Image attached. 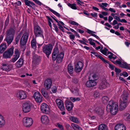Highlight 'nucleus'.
Returning a JSON list of instances; mask_svg holds the SVG:
<instances>
[{"mask_svg": "<svg viewBox=\"0 0 130 130\" xmlns=\"http://www.w3.org/2000/svg\"><path fill=\"white\" fill-rule=\"evenodd\" d=\"M2 69L3 70L7 71H9L10 70L9 65L6 64H4L2 67Z\"/></svg>", "mask_w": 130, "mask_h": 130, "instance_id": "cd10ccee", "label": "nucleus"}, {"mask_svg": "<svg viewBox=\"0 0 130 130\" xmlns=\"http://www.w3.org/2000/svg\"><path fill=\"white\" fill-rule=\"evenodd\" d=\"M71 91L72 93L75 95H77L78 93V90H75L74 89L72 88Z\"/></svg>", "mask_w": 130, "mask_h": 130, "instance_id": "8fccbe9b", "label": "nucleus"}, {"mask_svg": "<svg viewBox=\"0 0 130 130\" xmlns=\"http://www.w3.org/2000/svg\"><path fill=\"white\" fill-rule=\"evenodd\" d=\"M94 111H95V109L92 106L89 109V111L91 112H93Z\"/></svg>", "mask_w": 130, "mask_h": 130, "instance_id": "e2e57ef3", "label": "nucleus"}, {"mask_svg": "<svg viewBox=\"0 0 130 130\" xmlns=\"http://www.w3.org/2000/svg\"><path fill=\"white\" fill-rule=\"evenodd\" d=\"M95 111L99 115H101L104 113V111L99 107H96L95 109Z\"/></svg>", "mask_w": 130, "mask_h": 130, "instance_id": "2f4dec72", "label": "nucleus"}, {"mask_svg": "<svg viewBox=\"0 0 130 130\" xmlns=\"http://www.w3.org/2000/svg\"><path fill=\"white\" fill-rule=\"evenodd\" d=\"M68 71L69 73L71 74L72 73L73 70V67L72 66L71 64H69L68 66Z\"/></svg>", "mask_w": 130, "mask_h": 130, "instance_id": "79ce46f5", "label": "nucleus"}, {"mask_svg": "<svg viewBox=\"0 0 130 130\" xmlns=\"http://www.w3.org/2000/svg\"><path fill=\"white\" fill-rule=\"evenodd\" d=\"M128 93L126 91H124L119 101V107L122 110L125 109L127 105V99Z\"/></svg>", "mask_w": 130, "mask_h": 130, "instance_id": "f257e3e1", "label": "nucleus"}, {"mask_svg": "<svg viewBox=\"0 0 130 130\" xmlns=\"http://www.w3.org/2000/svg\"><path fill=\"white\" fill-rule=\"evenodd\" d=\"M70 23L71 24L76 26H78L79 25L78 23L74 21H71L70 22Z\"/></svg>", "mask_w": 130, "mask_h": 130, "instance_id": "bf43d9fd", "label": "nucleus"}, {"mask_svg": "<svg viewBox=\"0 0 130 130\" xmlns=\"http://www.w3.org/2000/svg\"><path fill=\"white\" fill-rule=\"evenodd\" d=\"M59 51L58 48L56 47L53 50V52L52 55V58L53 60H56V56L59 54Z\"/></svg>", "mask_w": 130, "mask_h": 130, "instance_id": "412c9836", "label": "nucleus"}, {"mask_svg": "<svg viewBox=\"0 0 130 130\" xmlns=\"http://www.w3.org/2000/svg\"><path fill=\"white\" fill-rule=\"evenodd\" d=\"M57 88L56 86H53L52 88V91L54 93H55L57 91Z\"/></svg>", "mask_w": 130, "mask_h": 130, "instance_id": "5fc2aeb1", "label": "nucleus"}, {"mask_svg": "<svg viewBox=\"0 0 130 130\" xmlns=\"http://www.w3.org/2000/svg\"><path fill=\"white\" fill-rule=\"evenodd\" d=\"M99 130H108L107 127L104 124H102L99 125L98 127Z\"/></svg>", "mask_w": 130, "mask_h": 130, "instance_id": "e433bc0d", "label": "nucleus"}, {"mask_svg": "<svg viewBox=\"0 0 130 130\" xmlns=\"http://www.w3.org/2000/svg\"><path fill=\"white\" fill-rule=\"evenodd\" d=\"M34 33L36 37L42 36V31L39 26H37L34 27Z\"/></svg>", "mask_w": 130, "mask_h": 130, "instance_id": "f8f14e48", "label": "nucleus"}, {"mask_svg": "<svg viewBox=\"0 0 130 130\" xmlns=\"http://www.w3.org/2000/svg\"><path fill=\"white\" fill-rule=\"evenodd\" d=\"M33 122V120L31 118L26 117L23 119V124L25 126L27 127H30L32 124Z\"/></svg>", "mask_w": 130, "mask_h": 130, "instance_id": "39448f33", "label": "nucleus"}, {"mask_svg": "<svg viewBox=\"0 0 130 130\" xmlns=\"http://www.w3.org/2000/svg\"><path fill=\"white\" fill-rule=\"evenodd\" d=\"M19 36H17L15 38V41L16 42V43L17 44L18 41H19L20 39Z\"/></svg>", "mask_w": 130, "mask_h": 130, "instance_id": "338daca9", "label": "nucleus"}, {"mask_svg": "<svg viewBox=\"0 0 130 130\" xmlns=\"http://www.w3.org/2000/svg\"><path fill=\"white\" fill-rule=\"evenodd\" d=\"M34 97L37 102L40 103L42 101L43 96L39 92L37 91L35 93Z\"/></svg>", "mask_w": 130, "mask_h": 130, "instance_id": "6e6552de", "label": "nucleus"}, {"mask_svg": "<svg viewBox=\"0 0 130 130\" xmlns=\"http://www.w3.org/2000/svg\"><path fill=\"white\" fill-rule=\"evenodd\" d=\"M109 100V99L108 97L104 96L102 98V101L104 104L107 103Z\"/></svg>", "mask_w": 130, "mask_h": 130, "instance_id": "58836bf2", "label": "nucleus"}, {"mask_svg": "<svg viewBox=\"0 0 130 130\" xmlns=\"http://www.w3.org/2000/svg\"><path fill=\"white\" fill-rule=\"evenodd\" d=\"M109 86V84L107 82V80L104 79L100 83L99 88L101 90H103Z\"/></svg>", "mask_w": 130, "mask_h": 130, "instance_id": "0eeeda50", "label": "nucleus"}, {"mask_svg": "<svg viewBox=\"0 0 130 130\" xmlns=\"http://www.w3.org/2000/svg\"><path fill=\"white\" fill-rule=\"evenodd\" d=\"M124 119L127 121H130V114L129 113H125L124 115Z\"/></svg>", "mask_w": 130, "mask_h": 130, "instance_id": "a19ab883", "label": "nucleus"}, {"mask_svg": "<svg viewBox=\"0 0 130 130\" xmlns=\"http://www.w3.org/2000/svg\"><path fill=\"white\" fill-rule=\"evenodd\" d=\"M41 110L43 113H48L49 112L50 109L47 104L43 103L41 105Z\"/></svg>", "mask_w": 130, "mask_h": 130, "instance_id": "4468645a", "label": "nucleus"}, {"mask_svg": "<svg viewBox=\"0 0 130 130\" xmlns=\"http://www.w3.org/2000/svg\"><path fill=\"white\" fill-rule=\"evenodd\" d=\"M65 104L66 108L68 111H71L74 106L73 104L71 101L67 100L65 101Z\"/></svg>", "mask_w": 130, "mask_h": 130, "instance_id": "f3484780", "label": "nucleus"}, {"mask_svg": "<svg viewBox=\"0 0 130 130\" xmlns=\"http://www.w3.org/2000/svg\"><path fill=\"white\" fill-rule=\"evenodd\" d=\"M56 102L57 106L60 110H65L63 102L61 100L59 99H57L56 100Z\"/></svg>", "mask_w": 130, "mask_h": 130, "instance_id": "9d476101", "label": "nucleus"}, {"mask_svg": "<svg viewBox=\"0 0 130 130\" xmlns=\"http://www.w3.org/2000/svg\"><path fill=\"white\" fill-rule=\"evenodd\" d=\"M28 35L27 32H25L24 33L20 40V44L22 45H24L27 42L28 38Z\"/></svg>", "mask_w": 130, "mask_h": 130, "instance_id": "ddd939ff", "label": "nucleus"}, {"mask_svg": "<svg viewBox=\"0 0 130 130\" xmlns=\"http://www.w3.org/2000/svg\"><path fill=\"white\" fill-rule=\"evenodd\" d=\"M57 126L61 130H63V128L62 125L60 124H57Z\"/></svg>", "mask_w": 130, "mask_h": 130, "instance_id": "0e129e2a", "label": "nucleus"}, {"mask_svg": "<svg viewBox=\"0 0 130 130\" xmlns=\"http://www.w3.org/2000/svg\"><path fill=\"white\" fill-rule=\"evenodd\" d=\"M122 75L125 77H127L128 76V73L126 72H124L123 73H121L120 74V76H122Z\"/></svg>", "mask_w": 130, "mask_h": 130, "instance_id": "864d4df0", "label": "nucleus"}, {"mask_svg": "<svg viewBox=\"0 0 130 130\" xmlns=\"http://www.w3.org/2000/svg\"><path fill=\"white\" fill-rule=\"evenodd\" d=\"M52 84V81L50 79H47L46 80L44 83V86L47 89H49Z\"/></svg>", "mask_w": 130, "mask_h": 130, "instance_id": "aec40b11", "label": "nucleus"}, {"mask_svg": "<svg viewBox=\"0 0 130 130\" xmlns=\"http://www.w3.org/2000/svg\"><path fill=\"white\" fill-rule=\"evenodd\" d=\"M7 48V45L5 44H2L0 45V53H2Z\"/></svg>", "mask_w": 130, "mask_h": 130, "instance_id": "7c9ffc66", "label": "nucleus"}, {"mask_svg": "<svg viewBox=\"0 0 130 130\" xmlns=\"http://www.w3.org/2000/svg\"><path fill=\"white\" fill-rule=\"evenodd\" d=\"M48 9L50 11L55 14L57 16L59 17H60V15L58 13L50 8H49Z\"/></svg>", "mask_w": 130, "mask_h": 130, "instance_id": "49530a36", "label": "nucleus"}, {"mask_svg": "<svg viewBox=\"0 0 130 130\" xmlns=\"http://www.w3.org/2000/svg\"><path fill=\"white\" fill-rule=\"evenodd\" d=\"M24 2L25 5L31 7L32 6H34L35 5L34 4L28 0H24Z\"/></svg>", "mask_w": 130, "mask_h": 130, "instance_id": "473e14b6", "label": "nucleus"}, {"mask_svg": "<svg viewBox=\"0 0 130 130\" xmlns=\"http://www.w3.org/2000/svg\"><path fill=\"white\" fill-rule=\"evenodd\" d=\"M53 18L58 23V25L59 26V28L61 30H62L63 29V27L60 24L59 22L57 19L54 18Z\"/></svg>", "mask_w": 130, "mask_h": 130, "instance_id": "3c124183", "label": "nucleus"}, {"mask_svg": "<svg viewBox=\"0 0 130 130\" xmlns=\"http://www.w3.org/2000/svg\"><path fill=\"white\" fill-rule=\"evenodd\" d=\"M97 57L99 58L100 59H101L105 63L107 62V61L105 60V59H104L101 56H100L99 55Z\"/></svg>", "mask_w": 130, "mask_h": 130, "instance_id": "13d9d810", "label": "nucleus"}, {"mask_svg": "<svg viewBox=\"0 0 130 130\" xmlns=\"http://www.w3.org/2000/svg\"><path fill=\"white\" fill-rule=\"evenodd\" d=\"M98 78L97 75L94 73L91 74L89 76V79L92 80H94L95 81Z\"/></svg>", "mask_w": 130, "mask_h": 130, "instance_id": "b1692460", "label": "nucleus"}, {"mask_svg": "<svg viewBox=\"0 0 130 130\" xmlns=\"http://www.w3.org/2000/svg\"><path fill=\"white\" fill-rule=\"evenodd\" d=\"M88 40L89 41L90 44L91 45H93V47H95V44L94 42V41H95V40L91 38L89 39Z\"/></svg>", "mask_w": 130, "mask_h": 130, "instance_id": "a18cd8bd", "label": "nucleus"}, {"mask_svg": "<svg viewBox=\"0 0 130 130\" xmlns=\"http://www.w3.org/2000/svg\"><path fill=\"white\" fill-rule=\"evenodd\" d=\"M4 124V120L2 115L0 114V127L3 126Z\"/></svg>", "mask_w": 130, "mask_h": 130, "instance_id": "c9c22d12", "label": "nucleus"}, {"mask_svg": "<svg viewBox=\"0 0 130 130\" xmlns=\"http://www.w3.org/2000/svg\"><path fill=\"white\" fill-rule=\"evenodd\" d=\"M20 55V53L18 50L15 48L14 51V55L10 60V62L13 63L15 62L19 58Z\"/></svg>", "mask_w": 130, "mask_h": 130, "instance_id": "1a4fd4ad", "label": "nucleus"}, {"mask_svg": "<svg viewBox=\"0 0 130 130\" xmlns=\"http://www.w3.org/2000/svg\"><path fill=\"white\" fill-rule=\"evenodd\" d=\"M71 126L74 130H82L81 127L75 124L72 123Z\"/></svg>", "mask_w": 130, "mask_h": 130, "instance_id": "f704fd0d", "label": "nucleus"}, {"mask_svg": "<svg viewBox=\"0 0 130 130\" xmlns=\"http://www.w3.org/2000/svg\"><path fill=\"white\" fill-rule=\"evenodd\" d=\"M33 61H32V66L33 69H35L39 64L40 62V59L39 57L37 55H35L33 57Z\"/></svg>", "mask_w": 130, "mask_h": 130, "instance_id": "423d86ee", "label": "nucleus"}, {"mask_svg": "<svg viewBox=\"0 0 130 130\" xmlns=\"http://www.w3.org/2000/svg\"><path fill=\"white\" fill-rule=\"evenodd\" d=\"M115 130H126L125 127L122 124H117L115 126Z\"/></svg>", "mask_w": 130, "mask_h": 130, "instance_id": "5701e85b", "label": "nucleus"}, {"mask_svg": "<svg viewBox=\"0 0 130 130\" xmlns=\"http://www.w3.org/2000/svg\"><path fill=\"white\" fill-rule=\"evenodd\" d=\"M97 83L94 80L89 79L86 83V85L88 87H93L96 85Z\"/></svg>", "mask_w": 130, "mask_h": 130, "instance_id": "6ab92c4d", "label": "nucleus"}, {"mask_svg": "<svg viewBox=\"0 0 130 130\" xmlns=\"http://www.w3.org/2000/svg\"><path fill=\"white\" fill-rule=\"evenodd\" d=\"M53 48V46L51 44H48L42 47L43 51L46 54L48 58L49 57V55L51 53Z\"/></svg>", "mask_w": 130, "mask_h": 130, "instance_id": "7ed1b4c3", "label": "nucleus"}, {"mask_svg": "<svg viewBox=\"0 0 130 130\" xmlns=\"http://www.w3.org/2000/svg\"><path fill=\"white\" fill-rule=\"evenodd\" d=\"M69 119L72 122L78 123L79 122V119L76 117L71 116L69 117Z\"/></svg>", "mask_w": 130, "mask_h": 130, "instance_id": "c756f323", "label": "nucleus"}, {"mask_svg": "<svg viewBox=\"0 0 130 130\" xmlns=\"http://www.w3.org/2000/svg\"><path fill=\"white\" fill-rule=\"evenodd\" d=\"M40 119L42 123L45 125L47 124L50 122V120L49 118L46 115L42 116Z\"/></svg>", "mask_w": 130, "mask_h": 130, "instance_id": "dca6fc26", "label": "nucleus"}, {"mask_svg": "<svg viewBox=\"0 0 130 130\" xmlns=\"http://www.w3.org/2000/svg\"><path fill=\"white\" fill-rule=\"evenodd\" d=\"M23 59L20 58L15 63V65L17 67L20 68L21 67L23 64Z\"/></svg>", "mask_w": 130, "mask_h": 130, "instance_id": "393cba45", "label": "nucleus"}, {"mask_svg": "<svg viewBox=\"0 0 130 130\" xmlns=\"http://www.w3.org/2000/svg\"><path fill=\"white\" fill-rule=\"evenodd\" d=\"M91 56H96L97 57H98V56L99 55V54H97L96 53L94 52H91Z\"/></svg>", "mask_w": 130, "mask_h": 130, "instance_id": "4d7b16f0", "label": "nucleus"}, {"mask_svg": "<svg viewBox=\"0 0 130 130\" xmlns=\"http://www.w3.org/2000/svg\"><path fill=\"white\" fill-rule=\"evenodd\" d=\"M41 93L43 96L46 99L48 97V95L47 92L44 89H42L41 90Z\"/></svg>", "mask_w": 130, "mask_h": 130, "instance_id": "72a5a7b5", "label": "nucleus"}, {"mask_svg": "<svg viewBox=\"0 0 130 130\" xmlns=\"http://www.w3.org/2000/svg\"><path fill=\"white\" fill-rule=\"evenodd\" d=\"M70 99L73 102H78L80 100L79 98H74V97H71L70 98Z\"/></svg>", "mask_w": 130, "mask_h": 130, "instance_id": "37998d69", "label": "nucleus"}, {"mask_svg": "<svg viewBox=\"0 0 130 130\" xmlns=\"http://www.w3.org/2000/svg\"><path fill=\"white\" fill-rule=\"evenodd\" d=\"M113 62L115 64H118L120 66L121 62L120 60H116V61H114V62Z\"/></svg>", "mask_w": 130, "mask_h": 130, "instance_id": "052dcab7", "label": "nucleus"}, {"mask_svg": "<svg viewBox=\"0 0 130 130\" xmlns=\"http://www.w3.org/2000/svg\"><path fill=\"white\" fill-rule=\"evenodd\" d=\"M13 37L12 36H7L5 40L8 44H10L13 40Z\"/></svg>", "mask_w": 130, "mask_h": 130, "instance_id": "bb28decb", "label": "nucleus"}, {"mask_svg": "<svg viewBox=\"0 0 130 130\" xmlns=\"http://www.w3.org/2000/svg\"><path fill=\"white\" fill-rule=\"evenodd\" d=\"M70 38L72 40H73L74 39L75 36L73 34H70L69 35Z\"/></svg>", "mask_w": 130, "mask_h": 130, "instance_id": "680f3d73", "label": "nucleus"}, {"mask_svg": "<svg viewBox=\"0 0 130 130\" xmlns=\"http://www.w3.org/2000/svg\"><path fill=\"white\" fill-rule=\"evenodd\" d=\"M99 6L101 8L104 7V6L105 7H107L108 5V4L107 3H102L101 4H99Z\"/></svg>", "mask_w": 130, "mask_h": 130, "instance_id": "603ef678", "label": "nucleus"}, {"mask_svg": "<svg viewBox=\"0 0 130 130\" xmlns=\"http://www.w3.org/2000/svg\"><path fill=\"white\" fill-rule=\"evenodd\" d=\"M118 108L117 104L114 102L112 101H110L109 102L107 107V110H109L110 113L113 115H115L117 113Z\"/></svg>", "mask_w": 130, "mask_h": 130, "instance_id": "f03ea898", "label": "nucleus"}, {"mask_svg": "<svg viewBox=\"0 0 130 130\" xmlns=\"http://www.w3.org/2000/svg\"><path fill=\"white\" fill-rule=\"evenodd\" d=\"M65 126L66 128L68 130H69L70 129L71 127L70 125L68 124H66Z\"/></svg>", "mask_w": 130, "mask_h": 130, "instance_id": "69168bd1", "label": "nucleus"}, {"mask_svg": "<svg viewBox=\"0 0 130 130\" xmlns=\"http://www.w3.org/2000/svg\"><path fill=\"white\" fill-rule=\"evenodd\" d=\"M17 97L19 99L21 100L24 99L27 97L26 93L23 91H20L16 94Z\"/></svg>", "mask_w": 130, "mask_h": 130, "instance_id": "9b49d317", "label": "nucleus"}, {"mask_svg": "<svg viewBox=\"0 0 130 130\" xmlns=\"http://www.w3.org/2000/svg\"><path fill=\"white\" fill-rule=\"evenodd\" d=\"M108 51V49L105 47H104L103 49H102L101 50V52L106 56L107 55Z\"/></svg>", "mask_w": 130, "mask_h": 130, "instance_id": "c03bdc74", "label": "nucleus"}, {"mask_svg": "<svg viewBox=\"0 0 130 130\" xmlns=\"http://www.w3.org/2000/svg\"><path fill=\"white\" fill-rule=\"evenodd\" d=\"M105 63H106V65L107 66H108V67L110 68L111 70H113L114 69V66L110 64L108 61H107V62H106Z\"/></svg>", "mask_w": 130, "mask_h": 130, "instance_id": "de8ad7c7", "label": "nucleus"}, {"mask_svg": "<svg viewBox=\"0 0 130 130\" xmlns=\"http://www.w3.org/2000/svg\"><path fill=\"white\" fill-rule=\"evenodd\" d=\"M67 5L69 7L73 9L76 10L77 9L76 6V4L75 3L71 4L70 3H68Z\"/></svg>", "mask_w": 130, "mask_h": 130, "instance_id": "4c0bfd02", "label": "nucleus"}, {"mask_svg": "<svg viewBox=\"0 0 130 130\" xmlns=\"http://www.w3.org/2000/svg\"><path fill=\"white\" fill-rule=\"evenodd\" d=\"M64 56V53L63 52H61L57 55V56H56L57 62L58 63L61 62Z\"/></svg>", "mask_w": 130, "mask_h": 130, "instance_id": "4be33fe9", "label": "nucleus"}, {"mask_svg": "<svg viewBox=\"0 0 130 130\" xmlns=\"http://www.w3.org/2000/svg\"><path fill=\"white\" fill-rule=\"evenodd\" d=\"M83 66V65L82 62L79 61L75 65V70L77 72H80L82 70Z\"/></svg>", "mask_w": 130, "mask_h": 130, "instance_id": "2eb2a0df", "label": "nucleus"}, {"mask_svg": "<svg viewBox=\"0 0 130 130\" xmlns=\"http://www.w3.org/2000/svg\"><path fill=\"white\" fill-rule=\"evenodd\" d=\"M9 19L8 18L6 19L5 22L4 26L5 27L7 26L9 23Z\"/></svg>", "mask_w": 130, "mask_h": 130, "instance_id": "6e6d98bb", "label": "nucleus"}, {"mask_svg": "<svg viewBox=\"0 0 130 130\" xmlns=\"http://www.w3.org/2000/svg\"><path fill=\"white\" fill-rule=\"evenodd\" d=\"M121 67L127 69H130V64L124 62H121L120 66Z\"/></svg>", "mask_w": 130, "mask_h": 130, "instance_id": "a878e982", "label": "nucleus"}, {"mask_svg": "<svg viewBox=\"0 0 130 130\" xmlns=\"http://www.w3.org/2000/svg\"><path fill=\"white\" fill-rule=\"evenodd\" d=\"M13 53V49L11 48L8 49L3 54V57L5 58H10L12 56Z\"/></svg>", "mask_w": 130, "mask_h": 130, "instance_id": "20e7f679", "label": "nucleus"}, {"mask_svg": "<svg viewBox=\"0 0 130 130\" xmlns=\"http://www.w3.org/2000/svg\"><path fill=\"white\" fill-rule=\"evenodd\" d=\"M31 110L30 106V103H24L23 105V111L25 113L29 112Z\"/></svg>", "mask_w": 130, "mask_h": 130, "instance_id": "a211bd4d", "label": "nucleus"}, {"mask_svg": "<svg viewBox=\"0 0 130 130\" xmlns=\"http://www.w3.org/2000/svg\"><path fill=\"white\" fill-rule=\"evenodd\" d=\"M32 47L34 48H35L36 46V41L35 39H33L31 42Z\"/></svg>", "mask_w": 130, "mask_h": 130, "instance_id": "ea45409f", "label": "nucleus"}, {"mask_svg": "<svg viewBox=\"0 0 130 130\" xmlns=\"http://www.w3.org/2000/svg\"><path fill=\"white\" fill-rule=\"evenodd\" d=\"M113 19V18L111 16H109L108 17V21L109 22H110Z\"/></svg>", "mask_w": 130, "mask_h": 130, "instance_id": "774afa93", "label": "nucleus"}, {"mask_svg": "<svg viewBox=\"0 0 130 130\" xmlns=\"http://www.w3.org/2000/svg\"><path fill=\"white\" fill-rule=\"evenodd\" d=\"M94 96L95 98H99L100 96V94L97 91H95L94 92Z\"/></svg>", "mask_w": 130, "mask_h": 130, "instance_id": "09e8293b", "label": "nucleus"}, {"mask_svg": "<svg viewBox=\"0 0 130 130\" xmlns=\"http://www.w3.org/2000/svg\"><path fill=\"white\" fill-rule=\"evenodd\" d=\"M14 30L13 28H10L7 32V36H13L14 34Z\"/></svg>", "mask_w": 130, "mask_h": 130, "instance_id": "c85d7f7f", "label": "nucleus"}]
</instances>
